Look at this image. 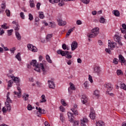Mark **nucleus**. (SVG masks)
<instances>
[{
	"instance_id": "de8ad7c7",
	"label": "nucleus",
	"mask_w": 126,
	"mask_h": 126,
	"mask_svg": "<svg viewBox=\"0 0 126 126\" xmlns=\"http://www.w3.org/2000/svg\"><path fill=\"white\" fill-rule=\"evenodd\" d=\"M16 58L19 61V62H21V57H20V53H18L16 56Z\"/></svg>"
},
{
	"instance_id": "3c124183",
	"label": "nucleus",
	"mask_w": 126,
	"mask_h": 126,
	"mask_svg": "<svg viewBox=\"0 0 126 126\" xmlns=\"http://www.w3.org/2000/svg\"><path fill=\"white\" fill-rule=\"evenodd\" d=\"M81 1L85 4H88L90 2V0H81Z\"/></svg>"
},
{
	"instance_id": "f3484780",
	"label": "nucleus",
	"mask_w": 126,
	"mask_h": 126,
	"mask_svg": "<svg viewBox=\"0 0 126 126\" xmlns=\"http://www.w3.org/2000/svg\"><path fill=\"white\" fill-rule=\"evenodd\" d=\"M52 2L53 3H58L59 6H63V5H64V2H63V0H53Z\"/></svg>"
},
{
	"instance_id": "ea45409f",
	"label": "nucleus",
	"mask_w": 126,
	"mask_h": 126,
	"mask_svg": "<svg viewBox=\"0 0 126 126\" xmlns=\"http://www.w3.org/2000/svg\"><path fill=\"white\" fill-rule=\"evenodd\" d=\"M120 88L121 89H123V90H125V91H126V85L125 84H121Z\"/></svg>"
},
{
	"instance_id": "f03ea898",
	"label": "nucleus",
	"mask_w": 126,
	"mask_h": 126,
	"mask_svg": "<svg viewBox=\"0 0 126 126\" xmlns=\"http://www.w3.org/2000/svg\"><path fill=\"white\" fill-rule=\"evenodd\" d=\"M92 33L88 34L89 38H95L99 34V28H94L92 30Z\"/></svg>"
},
{
	"instance_id": "6e6d98bb",
	"label": "nucleus",
	"mask_w": 126,
	"mask_h": 126,
	"mask_svg": "<svg viewBox=\"0 0 126 126\" xmlns=\"http://www.w3.org/2000/svg\"><path fill=\"white\" fill-rule=\"evenodd\" d=\"M89 80L91 83H93V79L92 78V76L91 75H89Z\"/></svg>"
},
{
	"instance_id": "c03bdc74",
	"label": "nucleus",
	"mask_w": 126,
	"mask_h": 126,
	"mask_svg": "<svg viewBox=\"0 0 126 126\" xmlns=\"http://www.w3.org/2000/svg\"><path fill=\"white\" fill-rule=\"evenodd\" d=\"M30 5L31 7H34L35 4H34V1L33 0H30Z\"/></svg>"
},
{
	"instance_id": "412c9836",
	"label": "nucleus",
	"mask_w": 126,
	"mask_h": 126,
	"mask_svg": "<svg viewBox=\"0 0 126 126\" xmlns=\"http://www.w3.org/2000/svg\"><path fill=\"white\" fill-rule=\"evenodd\" d=\"M87 123H88V119L86 118H84L81 120V125L82 126H86Z\"/></svg>"
},
{
	"instance_id": "69168bd1",
	"label": "nucleus",
	"mask_w": 126,
	"mask_h": 126,
	"mask_svg": "<svg viewBox=\"0 0 126 126\" xmlns=\"http://www.w3.org/2000/svg\"><path fill=\"white\" fill-rule=\"evenodd\" d=\"M105 52H106V53H108V54H111V50L109 48H106Z\"/></svg>"
},
{
	"instance_id": "49530a36",
	"label": "nucleus",
	"mask_w": 126,
	"mask_h": 126,
	"mask_svg": "<svg viewBox=\"0 0 126 126\" xmlns=\"http://www.w3.org/2000/svg\"><path fill=\"white\" fill-rule=\"evenodd\" d=\"M16 50V48L14 47L10 48L9 50L11 53L13 55V54H14V52H15Z\"/></svg>"
},
{
	"instance_id": "c85d7f7f",
	"label": "nucleus",
	"mask_w": 126,
	"mask_h": 126,
	"mask_svg": "<svg viewBox=\"0 0 126 126\" xmlns=\"http://www.w3.org/2000/svg\"><path fill=\"white\" fill-rule=\"evenodd\" d=\"M46 101V96L44 94H42L41 95V100H40V103H45Z\"/></svg>"
},
{
	"instance_id": "b1692460",
	"label": "nucleus",
	"mask_w": 126,
	"mask_h": 126,
	"mask_svg": "<svg viewBox=\"0 0 126 126\" xmlns=\"http://www.w3.org/2000/svg\"><path fill=\"white\" fill-rule=\"evenodd\" d=\"M112 13L114 14L115 16L117 17H119L120 16V11L118 10H114L113 11Z\"/></svg>"
},
{
	"instance_id": "338daca9",
	"label": "nucleus",
	"mask_w": 126,
	"mask_h": 126,
	"mask_svg": "<svg viewBox=\"0 0 126 126\" xmlns=\"http://www.w3.org/2000/svg\"><path fill=\"white\" fill-rule=\"evenodd\" d=\"M40 6H41V4L40 3H37L36 4V8L37 9H40Z\"/></svg>"
},
{
	"instance_id": "a19ab883",
	"label": "nucleus",
	"mask_w": 126,
	"mask_h": 126,
	"mask_svg": "<svg viewBox=\"0 0 126 126\" xmlns=\"http://www.w3.org/2000/svg\"><path fill=\"white\" fill-rule=\"evenodd\" d=\"M116 73L117 75H123L124 73L123 72V71H122V70L118 69L117 70Z\"/></svg>"
},
{
	"instance_id": "8fccbe9b",
	"label": "nucleus",
	"mask_w": 126,
	"mask_h": 126,
	"mask_svg": "<svg viewBox=\"0 0 126 126\" xmlns=\"http://www.w3.org/2000/svg\"><path fill=\"white\" fill-rule=\"evenodd\" d=\"M29 19L30 20V21H32V20L34 19L33 15H32L31 13L29 14Z\"/></svg>"
},
{
	"instance_id": "473e14b6",
	"label": "nucleus",
	"mask_w": 126,
	"mask_h": 126,
	"mask_svg": "<svg viewBox=\"0 0 126 126\" xmlns=\"http://www.w3.org/2000/svg\"><path fill=\"white\" fill-rule=\"evenodd\" d=\"M94 94L96 96V97H97V98H99V97H100V92L98 90L94 91Z\"/></svg>"
},
{
	"instance_id": "680f3d73",
	"label": "nucleus",
	"mask_w": 126,
	"mask_h": 126,
	"mask_svg": "<svg viewBox=\"0 0 126 126\" xmlns=\"http://www.w3.org/2000/svg\"><path fill=\"white\" fill-rule=\"evenodd\" d=\"M118 59H117V58H114V59H113V63H115V64H118Z\"/></svg>"
},
{
	"instance_id": "aec40b11",
	"label": "nucleus",
	"mask_w": 126,
	"mask_h": 126,
	"mask_svg": "<svg viewBox=\"0 0 126 126\" xmlns=\"http://www.w3.org/2000/svg\"><path fill=\"white\" fill-rule=\"evenodd\" d=\"M57 22L60 26H64L66 24V22L63 21L61 19H57Z\"/></svg>"
},
{
	"instance_id": "20e7f679",
	"label": "nucleus",
	"mask_w": 126,
	"mask_h": 126,
	"mask_svg": "<svg viewBox=\"0 0 126 126\" xmlns=\"http://www.w3.org/2000/svg\"><path fill=\"white\" fill-rule=\"evenodd\" d=\"M9 95H10V93L8 92L6 95V100L5 102V105L10 106V103H12V100L9 97Z\"/></svg>"
},
{
	"instance_id": "58836bf2",
	"label": "nucleus",
	"mask_w": 126,
	"mask_h": 126,
	"mask_svg": "<svg viewBox=\"0 0 126 126\" xmlns=\"http://www.w3.org/2000/svg\"><path fill=\"white\" fill-rule=\"evenodd\" d=\"M38 112L39 114H45V110L44 109H42L40 107L38 108Z\"/></svg>"
},
{
	"instance_id": "9d476101",
	"label": "nucleus",
	"mask_w": 126,
	"mask_h": 126,
	"mask_svg": "<svg viewBox=\"0 0 126 126\" xmlns=\"http://www.w3.org/2000/svg\"><path fill=\"white\" fill-rule=\"evenodd\" d=\"M119 61L120 63H122V64L124 63L125 65H126V59H125V58L123 56V55H119Z\"/></svg>"
},
{
	"instance_id": "cd10ccee",
	"label": "nucleus",
	"mask_w": 126,
	"mask_h": 126,
	"mask_svg": "<svg viewBox=\"0 0 126 126\" xmlns=\"http://www.w3.org/2000/svg\"><path fill=\"white\" fill-rule=\"evenodd\" d=\"M89 117L91 120H94L95 117V112H91Z\"/></svg>"
},
{
	"instance_id": "052dcab7",
	"label": "nucleus",
	"mask_w": 126,
	"mask_h": 126,
	"mask_svg": "<svg viewBox=\"0 0 126 126\" xmlns=\"http://www.w3.org/2000/svg\"><path fill=\"white\" fill-rule=\"evenodd\" d=\"M66 63L68 65H71V63H72V61L71 60H69L66 61Z\"/></svg>"
},
{
	"instance_id": "1a4fd4ad",
	"label": "nucleus",
	"mask_w": 126,
	"mask_h": 126,
	"mask_svg": "<svg viewBox=\"0 0 126 126\" xmlns=\"http://www.w3.org/2000/svg\"><path fill=\"white\" fill-rule=\"evenodd\" d=\"M114 40L115 42H118L120 46H123V43L121 42V37L118 35H115L114 36Z\"/></svg>"
},
{
	"instance_id": "0eeeda50",
	"label": "nucleus",
	"mask_w": 126,
	"mask_h": 126,
	"mask_svg": "<svg viewBox=\"0 0 126 126\" xmlns=\"http://www.w3.org/2000/svg\"><path fill=\"white\" fill-rule=\"evenodd\" d=\"M10 110H11V106L8 105H7L6 104H5V106L2 109L3 113H6L7 111L9 112Z\"/></svg>"
},
{
	"instance_id": "13d9d810",
	"label": "nucleus",
	"mask_w": 126,
	"mask_h": 126,
	"mask_svg": "<svg viewBox=\"0 0 126 126\" xmlns=\"http://www.w3.org/2000/svg\"><path fill=\"white\" fill-rule=\"evenodd\" d=\"M76 23L77 25H81V24H82V21L80 20H77Z\"/></svg>"
},
{
	"instance_id": "2eb2a0df",
	"label": "nucleus",
	"mask_w": 126,
	"mask_h": 126,
	"mask_svg": "<svg viewBox=\"0 0 126 126\" xmlns=\"http://www.w3.org/2000/svg\"><path fill=\"white\" fill-rule=\"evenodd\" d=\"M70 87L68 88V91L70 94L72 93V90H75V87L72 83H69Z\"/></svg>"
},
{
	"instance_id": "864d4df0",
	"label": "nucleus",
	"mask_w": 126,
	"mask_h": 126,
	"mask_svg": "<svg viewBox=\"0 0 126 126\" xmlns=\"http://www.w3.org/2000/svg\"><path fill=\"white\" fill-rule=\"evenodd\" d=\"M20 15L22 19H25V15H24V13L21 12L20 13Z\"/></svg>"
},
{
	"instance_id": "393cba45",
	"label": "nucleus",
	"mask_w": 126,
	"mask_h": 126,
	"mask_svg": "<svg viewBox=\"0 0 126 126\" xmlns=\"http://www.w3.org/2000/svg\"><path fill=\"white\" fill-rule=\"evenodd\" d=\"M95 126H105V123H104L102 121H99L96 123Z\"/></svg>"
},
{
	"instance_id": "f704fd0d",
	"label": "nucleus",
	"mask_w": 126,
	"mask_h": 126,
	"mask_svg": "<svg viewBox=\"0 0 126 126\" xmlns=\"http://www.w3.org/2000/svg\"><path fill=\"white\" fill-rule=\"evenodd\" d=\"M99 22L100 23H102L104 24V23H106V20L105 18H104V17H101L99 20Z\"/></svg>"
},
{
	"instance_id": "603ef678",
	"label": "nucleus",
	"mask_w": 126,
	"mask_h": 126,
	"mask_svg": "<svg viewBox=\"0 0 126 126\" xmlns=\"http://www.w3.org/2000/svg\"><path fill=\"white\" fill-rule=\"evenodd\" d=\"M12 32H13V30H8V36H11V35L12 34Z\"/></svg>"
},
{
	"instance_id": "774afa93",
	"label": "nucleus",
	"mask_w": 126,
	"mask_h": 126,
	"mask_svg": "<svg viewBox=\"0 0 126 126\" xmlns=\"http://www.w3.org/2000/svg\"><path fill=\"white\" fill-rule=\"evenodd\" d=\"M122 29H125V30H126V24H123L122 25Z\"/></svg>"
},
{
	"instance_id": "bb28decb",
	"label": "nucleus",
	"mask_w": 126,
	"mask_h": 126,
	"mask_svg": "<svg viewBox=\"0 0 126 126\" xmlns=\"http://www.w3.org/2000/svg\"><path fill=\"white\" fill-rule=\"evenodd\" d=\"M53 37V34H48L47 35L46 37V40L48 42H49L50 40H52V37Z\"/></svg>"
},
{
	"instance_id": "72a5a7b5",
	"label": "nucleus",
	"mask_w": 126,
	"mask_h": 126,
	"mask_svg": "<svg viewBox=\"0 0 126 126\" xmlns=\"http://www.w3.org/2000/svg\"><path fill=\"white\" fill-rule=\"evenodd\" d=\"M84 86L86 89H88L89 87V82L88 81H86L84 83Z\"/></svg>"
},
{
	"instance_id": "a878e982",
	"label": "nucleus",
	"mask_w": 126,
	"mask_h": 126,
	"mask_svg": "<svg viewBox=\"0 0 126 126\" xmlns=\"http://www.w3.org/2000/svg\"><path fill=\"white\" fill-rule=\"evenodd\" d=\"M15 36L17 40L19 41L21 40V35H20V33H19L18 32H15Z\"/></svg>"
},
{
	"instance_id": "9b49d317",
	"label": "nucleus",
	"mask_w": 126,
	"mask_h": 126,
	"mask_svg": "<svg viewBox=\"0 0 126 126\" xmlns=\"http://www.w3.org/2000/svg\"><path fill=\"white\" fill-rule=\"evenodd\" d=\"M71 111H72L74 115H78V110H77V105L74 104L73 108L71 109Z\"/></svg>"
},
{
	"instance_id": "79ce46f5",
	"label": "nucleus",
	"mask_w": 126,
	"mask_h": 126,
	"mask_svg": "<svg viewBox=\"0 0 126 126\" xmlns=\"http://www.w3.org/2000/svg\"><path fill=\"white\" fill-rule=\"evenodd\" d=\"M7 24L4 23L3 25H2L1 26V28H3V29H8L9 28L7 26Z\"/></svg>"
},
{
	"instance_id": "4468645a",
	"label": "nucleus",
	"mask_w": 126,
	"mask_h": 126,
	"mask_svg": "<svg viewBox=\"0 0 126 126\" xmlns=\"http://www.w3.org/2000/svg\"><path fill=\"white\" fill-rule=\"evenodd\" d=\"M78 46V43L76 41H73L71 43V50L74 51L77 49V47Z\"/></svg>"
},
{
	"instance_id": "423d86ee",
	"label": "nucleus",
	"mask_w": 126,
	"mask_h": 126,
	"mask_svg": "<svg viewBox=\"0 0 126 126\" xmlns=\"http://www.w3.org/2000/svg\"><path fill=\"white\" fill-rule=\"evenodd\" d=\"M8 77H11V78H12V80H13L15 83H17L18 85H19V83L20 82V79L19 78V77H15L13 75L8 76Z\"/></svg>"
},
{
	"instance_id": "e2e57ef3",
	"label": "nucleus",
	"mask_w": 126,
	"mask_h": 126,
	"mask_svg": "<svg viewBox=\"0 0 126 126\" xmlns=\"http://www.w3.org/2000/svg\"><path fill=\"white\" fill-rule=\"evenodd\" d=\"M1 7L2 9L4 10L5 9V3H3L1 4Z\"/></svg>"
},
{
	"instance_id": "dca6fc26",
	"label": "nucleus",
	"mask_w": 126,
	"mask_h": 126,
	"mask_svg": "<svg viewBox=\"0 0 126 126\" xmlns=\"http://www.w3.org/2000/svg\"><path fill=\"white\" fill-rule=\"evenodd\" d=\"M17 89L18 92H14V94L15 95H16L17 96V97H18V98H20V97H21V95H22L21 88H20V87H18Z\"/></svg>"
},
{
	"instance_id": "f257e3e1",
	"label": "nucleus",
	"mask_w": 126,
	"mask_h": 126,
	"mask_svg": "<svg viewBox=\"0 0 126 126\" xmlns=\"http://www.w3.org/2000/svg\"><path fill=\"white\" fill-rule=\"evenodd\" d=\"M30 65H32V66L35 67L34 70H35V71H37V72H41V69L43 75L47 74V70L46 69L45 66H44V64H43V63L38 64V63H37V60H32L30 63Z\"/></svg>"
},
{
	"instance_id": "6ab92c4d",
	"label": "nucleus",
	"mask_w": 126,
	"mask_h": 126,
	"mask_svg": "<svg viewBox=\"0 0 126 126\" xmlns=\"http://www.w3.org/2000/svg\"><path fill=\"white\" fill-rule=\"evenodd\" d=\"M68 53V51H63L62 50H59L57 51V54L59 55H61L62 57H64L65 56H66Z\"/></svg>"
},
{
	"instance_id": "09e8293b",
	"label": "nucleus",
	"mask_w": 126,
	"mask_h": 126,
	"mask_svg": "<svg viewBox=\"0 0 126 126\" xmlns=\"http://www.w3.org/2000/svg\"><path fill=\"white\" fill-rule=\"evenodd\" d=\"M60 120L62 122V123H63L64 122V118L63 117V114L61 113L60 114Z\"/></svg>"
},
{
	"instance_id": "c756f323",
	"label": "nucleus",
	"mask_w": 126,
	"mask_h": 126,
	"mask_svg": "<svg viewBox=\"0 0 126 126\" xmlns=\"http://www.w3.org/2000/svg\"><path fill=\"white\" fill-rule=\"evenodd\" d=\"M46 60L47 62L49 63H53L52 60L51 59V57L48 55L46 56Z\"/></svg>"
},
{
	"instance_id": "7ed1b4c3",
	"label": "nucleus",
	"mask_w": 126,
	"mask_h": 126,
	"mask_svg": "<svg viewBox=\"0 0 126 126\" xmlns=\"http://www.w3.org/2000/svg\"><path fill=\"white\" fill-rule=\"evenodd\" d=\"M104 87L105 88H107L106 94H108L109 95H110V96H114V94L109 93V91H112V90L113 89V86H112V84H111V83L104 84Z\"/></svg>"
},
{
	"instance_id": "2f4dec72",
	"label": "nucleus",
	"mask_w": 126,
	"mask_h": 126,
	"mask_svg": "<svg viewBox=\"0 0 126 126\" xmlns=\"http://www.w3.org/2000/svg\"><path fill=\"white\" fill-rule=\"evenodd\" d=\"M20 28V27L19 26V25L18 24H16L14 25V29L16 32L18 31Z\"/></svg>"
},
{
	"instance_id": "e433bc0d",
	"label": "nucleus",
	"mask_w": 126,
	"mask_h": 126,
	"mask_svg": "<svg viewBox=\"0 0 126 126\" xmlns=\"http://www.w3.org/2000/svg\"><path fill=\"white\" fill-rule=\"evenodd\" d=\"M74 30V28L69 30L68 31V32L66 34V36H69V35H70V33H71V32H73Z\"/></svg>"
},
{
	"instance_id": "4c0bfd02",
	"label": "nucleus",
	"mask_w": 126,
	"mask_h": 126,
	"mask_svg": "<svg viewBox=\"0 0 126 126\" xmlns=\"http://www.w3.org/2000/svg\"><path fill=\"white\" fill-rule=\"evenodd\" d=\"M62 48L63 50H67V51H68V50H69V47H67L66 46V44H63L62 45Z\"/></svg>"
},
{
	"instance_id": "4d7b16f0",
	"label": "nucleus",
	"mask_w": 126,
	"mask_h": 126,
	"mask_svg": "<svg viewBox=\"0 0 126 126\" xmlns=\"http://www.w3.org/2000/svg\"><path fill=\"white\" fill-rule=\"evenodd\" d=\"M5 12L6 13V15L8 17L10 16V11L8 9H6L5 11Z\"/></svg>"
},
{
	"instance_id": "39448f33",
	"label": "nucleus",
	"mask_w": 126,
	"mask_h": 126,
	"mask_svg": "<svg viewBox=\"0 0 126 126\" xmlns=\"http://www.w3.org/2000/svg\"><path fill=\"white\" fill-rule=\"evenodd\" d=\"M27 47L28 48L30 51H32V52H35L38 51V49L36 46H34L32 44H28Z\"/></svg>"
},
{
	"instance_id": "37998d69",
	"label": "nucleus",
	"mask_w": 126,
	"mask_h": 126,
	"mask_svg": "<svg viewBox=\"0 0 126 126\" xmlns=\"http://www.w3.org/2000/svg\"><path fill=\"white\" fill-rule=\"evenodd\" d=\"M12 84H13V81H12V80H10L8 82V85H7L8 87H12Z\"/></svg>"
},
{
	"instance_id": "ddd939ff",
	"label": "nucleus",
	"mask_w": 126,
	"mask_h": 126,
	"mask_svg": "<svg viewBox=\"0 0 126 126\" xmlns=\"http://www.w3.org/2000/svg\"><path fill=\"white\" fill-rule=\"evenodd\" d=\"M108 48L109 49H113V48H116L117 46V43L114 42H111L110 40L108 41Z\"/></svg>"
},
{
	"instance_id": "f8f14e48",
	"label": "nucleus",
	"mask_w": 126,
	"mask_h": 126,
	"mask_svg": "<svg viewBox=\"0 0 126 126\" xmlns=\"http://www.w3.org/2000/svg\"><path fill=\"white\" fill-rule=\"evenodd\" d=\"M48 84L49 88H51V89H55L56 88V84H55L54 81L48 80Z\"/></svg>"
},
{
	"instance_id": "a211bd4d",
	"label": "nucleus",
	"mask_w": 126,
	"mask_h": 126,
	"mask_svg": "<svg viewBox=\"0 0 126 126\" xmlns=\"http://www.w3.org/2000/svg\"><path fill=\"white\" fill-rule=\"evenodd\" d=\"M101 68L100 66H96L94 68V73H96L97 75H99L101 73Z\"/></svg>"
},
{
	"instance_id": "a18cd8bd",
	"label": "nucleus",
	"mask_w": 126,
	"mask_h": 126,
	"mask_svg": "<svg viewBox=\"0 0 126 126\" xmlns=\"http://www.w3.org/2000/svg\"><path fill=\"white\" fill-rule=\"evenodd\" d=\"M27 108L29 111H32L33 109H34V107H32V106L30 104L28 105Z\"/></svg>"
},
{
	"instance_id": "5fc2aeb1",
	"label": "nucleus",
	"mask_w": 126,
	"mask_h": 126,
	"mask_svg": "<svg viewBox=\"0 0 126 126\" xmlns=\"http://www.w3.org/2000/svg\"><path fill=\"white\" fill-rule=\"evenodd\" d=\"M60 110L61 112H63V113L65 112V109H64V107H63V106H61L60 107Z\"/></svg>"
},
{
	"instance_id": "6e6552de",
	"label": "nucleus",
	"mask_w": 126,
	"mask_h": 126,
	"mask_svg": "<svg viewBox=\"0 0 126 126\" xmlns=\"http://www.w3.org/2000/svg\"><path fill=\"white\" fill-rule=\"evenodd\" d=\"M68 119L69 122L70 123H73L74 121V116H73V114L71 113V112H68L67 113Z\"/></svg>"
},
{
	"instance_id": "4be33fe9",
	"label": "nucleus",
	"mask_w": 126,
	"mask_h": 126,
	"mask_svg": "<svg viewBox=\"0 0 126 126\" xmlns=\"http://www.w3.org/2000/svg\"><path fill=\"white\" fill-rule=\"evenodd\" d=\"M81 100L83 104H86V103H87L88 98L86 95H82Z\"/></svg>"
},
{
	"instance_id": "0e129e2a",
	"label": "nucleus",
	"mask_w": 126,
	"mask_h": 126,
	"mask_svg": "<svg viewBox=\"0 0 126 126\" xmlns=\"http://www.w3.org/2000/svg\"><path fill=\"white\" fill-rule=\"evenodd\" d=\"M2 34H4V31L2 28H0V35H1Z\"/></svg>"
},
{
	"instance_id": "5701e85b",
	"label": "nucleus",
	"mask_w": 126,
	"mask_h": 126,
	"mask_svg": "<svg viewBox=\"0 0 126 126\" xmlns=\"http://www.w3.org/2000/svg\"><path fill=\"white\" fill-rule=\"evenodd\" d=\"M22 96L24 101H28V99H29V95L27 93H24Z\"/></svg>"
},
{
	"instance_id": "7c9ffc66",
	"label": "nucleus",
	"mask_w": 126,
	"mask_h": 126,
	"mask_svg": "<svg viewBox=\"0 0 126 126\" xmlns=\"http://www.w3.org/2000/svg\"><path fill=\"white\" fill-rule=\"evenodd\" d=\"M38 14H39V18H40V19H43L44 18H45V15H44V12H39Z\"/></svg>"
},
{
	"instance_id": "bf43d9fd",
	"label": "nucleus",
	"mask_w": 126,
	"mask_h": 126,
	"mask_svg": "<svg viewBox=\"0 0 126 126\" xmlns=\"http://www.w3.org/2000/svg\"><path fill=\"white\" fill-rule=\"evenodd\" d=\"M61 104L63 105V106H66V103H65V101H64V100L63 99L61 100Z\"/></svg>"
},
{
	"instance_id": "c9c22d12",
	"label": "nucleus",
	"mask_w": 126,
	"mask_h": 126,
	"mask_svg": "<svg viewBox=\"0 0 126 126\" xmlns=\"http://www.w3.org/2000/svg\"><path fill=\"white\" fill-rule=\"evenodd\" d=\"M49 27H51V28H55V27H56V23H55L54 22H50Z\"/></svg>"
}]
</instances>
